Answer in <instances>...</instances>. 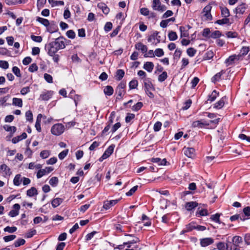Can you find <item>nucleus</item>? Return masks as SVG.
Segmentation results:
<instances>
[{
	"mask_svg": "<svg viewBox=\"0 0 250 250\" xmlns=\"http://www.w3.org/2000/svg\"><path fill=\"white\" fill-rule=\"evenodd\" d=\"M66 39L61 36L45 45V49L48 55L52 56L59 50L65 47Z\"/></svg>",
	"mask_w": 250,
	"mask_h": 250,
	"instance_id": "1",
	"label": "nucleus"
},
{
	"mask_svg": "<svg viewBox=\"0 0 250 250\" xmlns=\"http://www.w3.org/2000/svg\"><path fill=\"white\" fill-rule=\"evenodd\" d=\"M64 126L62 124H56L54 125L51 128V132L52 134L59 136L61 135L64 131Z\"/></svg>",
	"mask_w": 250,
	"mask_h": 250,
	"instance_id": "2",
	"label": "nucleus"
},
{
	"mask_svg": "<svg viewBox=\"0 0 250 250\" xmlns=\"http://www.w3.org/2000/svg\"><path fill=\"white\" fill-rule=\"evenodd\" d=\"M0 174L4 177H9L12 174L10 168L5 164L0 166Z\"/></svg>",
	"mask_w": 250,
	"mask_h": 250,
	"instance_id": "3",
	"label": "nucleus"
},
{
	"mask_svg": "<svg viewBox=\"0 0 250 250\" xmlns=\"http://www.w3.org/2000/svg\"><path fill=\"white\" fill-rule=\"evenodd\" d=\"M152 7L153 10L163 12L167 9V7L162 5L160 0H153Z\"/></svg>",
	"mask_w": 250,
	"mask_h": 250,
	"instance_id": "4",
	"label": "nucleus"
},
{
	"mask_svg": "<svg viewBox=\"0 0 250 250\" xmlns=\"http://www.w3.org/2000/svg\"><path fill=\"white\" fill-rule=\"evenodd\" d=\"M114 146L111 145L104 151L103 155L100 158L99 161L102 162L104 160L109 157L113 152Z\"/></svg>",
	"mask_w": 250,
	"mask_h": 250,
	"instance_id": "5",
	"label": "nucleus"
},
{
	"mask_svg": "<svg viewBox=\"0 0 250 250\" xmlns=\"http://www.w3.org/2000/svg\"><path fill=\"white\" fill-rule=\"evenodd\" d=\"M240 59V55H233L229 56L228 59L225 60V63L226 65L229 66L233 64L235 61H238Z\"/></svg>",
	"mask_w": 250,
	"mask_h": 250,
	"instance_id": "6",
	"label": "nucleus"
},
{
	"mask_svg": "<svg viewBox=\"0 0 250 250\" xmlns=\"http://www.w3.org/2000/svg\"><path fill=\"white\" fill-rule=\"evenodd\" d=\"M159 32L157 31H155L151 34L149 37H148L147 39V41L148 42H152L153 43H154V41L155 40H157V42L155 43H159L161 41V37L159 35Z\"/></svg>",
	"mask_w": 250,
	"mask_h": 250,
	"instance_id": "7",
	"label": "nucleus"
},
{
	"mask_svg": "<svg viewBox=\"0 0 250 250\" xmlns=\"http://www.w3.org/2000/svg\"><path fill=\"white\" fill-rule=\"evenodd\" d=\"M209 124V123L204 120H201L193 122L192 124V126L193 127L203 128L205 126H208Z\"/></svg>",
	"mask_w": 250,
	"mask_h": 250,
	"instance_id": "8",
	"label": "nucleus"
},
{
	"mask_svg": "<svg viewBox=\"0 0 250 250\" xmlns=\"http://www.w3.org/2000/svg\"><path fill=\"white\" fill-rule=\"evenodd\" d=\"M125 84L123 83H121L116 89V92L118 94V95L122 98L125 94Z\"/></svg>",
	"mask_w": 250,
	"mask_h": 250,
	"instance_id": "9",
	"label": "nucleus"
},
{
	"mask_svg": "<svg viewBox=\"0 0 250 250\" xmlns=\"http://www.w3.org/2000/svg\"><path fill=\"white\" fill-rule=\"evenodd\" d=\"M13 208L14 209L11 210L8 214L11 217H15L19 214L20 205L19 204H15L13 205Z\"/></svg>",
	"mask_w": 250,
	"mask_h": 250,
	"instance_id": "10",
	"label": "nucleus"
},
{
	"mask_svg": "<svg viewBox=\"0 0 250 250\" xmlns=\"http://www.w3.org/2000/svg\"><path fill=\"white\" fill-rule=\"evenodd\" d=\"M46 30L50 33H54L58 30V25L54 21H52L49 22V25L46 27Z\"/></svg>",
	"mask_w": 250,
	"mask_h": 250,
	"instance_id": "11",
	"label": "nucleus"
},
{
	"mask_svg": "<svg viewBox=\"0 0 250 250\" xmlns=\"http://www.w3.org/2000/svg\"><path fill=\"white\" fill-rule=\"evenodd\" d=\"M213 243V239L211 238H203L200 240V244L202 247H205Z\"/></svg>",
	"mask_w": 250,
	"mask_h": 250,
	"instance_id": "12",
	"label": "nucleus"
},
{
	"mask_svg": "<svg viewBox=\"0 0 250 250\" xmlns=\"http://www.w3.org/2000/svg\"><path fill=\"white\" fill-rule=\"evenodd\" d=\"M184 153L188 158H193L195 155V149L192 147L184 148Z\"/></svg>",
	"mask_w": 250,
	"mask_h": 250,
	"instance_id": "13",
	"label": "nucleus"
},
{
	"mask_svg": "<svg viewBox=\"0 0 250 250\" xmlns=\"http://www.w3.org/2000/svg\"><path fill=\"white\" fill-rule=\"evenodd\" d=\"M42 118V114H39L38 115L35 127H36V130L38 131V132H40L42 131V128L41 126V120Z\"/></svg>",
	"mask_w": 250,
	"mask_h": 250,
	"instance_id": "14",
	"label": "nucleus"
},
{
	"mask_svg": "<svg viewBox=\"0 0 250 250\" xmlns=\"http://www.w3.org/2000/svg\"><path fill=\"white\" fill-rule=\"evenodd\" d=\"M118 202V200H113L110 201H106L104 202L103 207L105 209H109L111 207L116 204Z\"/></svg>",
	"mask_w": 250,
	"mask_h": 250,
	"instance_id": "15",
	"label": "nucleus"
},
{
	"mask_svg": "<svg viewBox=\"0 0 250 250\" xmlns=\"http://www.w3.org/2000/svg\"><path fill=\"white\" fill-rule=\"evenodd\" d=\"M135 48L140 50L143 53H146L147 51V47L142 42H138L135 45Z\"/></svg>",
	"mask_w": 250,
	"mask_h": 250,
	"instance_id": "16",
	"label": "nucleus"
},
{
	"mask_svg": "<svg viewBox=\"0 0 250 250\" xmlns=\"http://www.w3.org/2000/svg\"><path fill=\"white\" fill-rule=\"evenodd\" d=\"M97 7L101 9L103 11V12L105 14L107 15L109 13L110 9L107 6V5L103 2L99 3L97 5Z\"/></svg>",
	"mask_w": 250,
	"mask_h": 250,
	"instance_id": "17",
	"label": "nucleus"
},
{
	"mask_svg": "<svg viewBox=\"0 0 250 250\" xmlns=\"http://www.w3.org/2000/svg\"><path fill=\"white\" fill-rule=\"evenodd\" d=\"M154 66L153 62H147L144 64L143 68L148 72H151L154 68Z\"/></svg>",
	"mask_w": 250,
	"mask_h": 250,
	"instance_id": "18",
	"label": "nucleus"
},
{
	"mask_svg": "<svg viewBox=\"0 0 250 250\" xmlns=\"http://www.w3.org/2000/svg\"><path fill=\"white\" fill-rule=\"evenodd\" d=\"M220 9L221 12V16L224 18H228L230 16L229 9L226 7L220 6Z\"/></svg>",
	"mask_w": 250,
	"mask_h": 250,
	"instance_id": "19",
	"label": "nucleus"
},
{
	"mask_svg": "<svg viewBox=\"0 0 250 250\" xmlns=\"http://www.w3.org/2000/svg\"><path fill=\"white\" fill-rule=\"evenodd\" d=\"M22 178L21 174H17L13 180L14 185L16 186H19L21 183Z\"/></svg>",
	"mask_w": 250,
	"mask_h": 250,
	"instance_id": "20",
	"label": "nucleus"
},
{
	"mask_svg": "<svg viewBox=\"0 0 250 250\" xmlns=\"http://www.w3.org/2000/svg\"><path fill=\"white\" fill-rule=\"evenodd\" d=\"M12 104L15 106L21 107L22 106V100L21 98H13L12 99Z\"/></svg>",
	"mask_w": 250,
	"mask_h": 250,
	"instance_id": "21",
	"label": "nucleus"
},
{
	"mask_svg": "<svg viewBox=\"0 0 250 250\" xmlns=\"http://www.w3.org/2000/svg\"><path fill=\"white\" fill-rule=\"evenodd\" d=\"M63 200L61 198H56L52 200L51 202L52 206L53 208H56L61 205Z\"/></svg>",
	"mask_w": 250,
	"mask_h": 250,
	"instance_id": "22",
	"label": "nucleus"
},
{
	"mask_svg": "<svg viewBox=\"0 0 250 250\" xmlns=\"http://www.w3.org/2000/svg\"><path fill=\"white\" fill-rule=\"evenodd\" d=\"M198 206V203L195 202H189L186 203L185 207L188 210H191Z\"/></svg>",
	"mask_w": 250,
	"mask_h": 250,
	"instance_id": "23",
	"label": "nucleus"
},
{
	"mask_svg": "<svg viewBox=\"0 0 250 250\" xmlns=\"http://www.w3.org/2000/svg\"><path fill=\"white\" fill-rule=\"evenodd\" d=\"M225 97H223L219 101H218L217 103H216L214 104V108H216V109H221V108H222L224 104H225Z\"/></svg>",
	"mask_w": 250,
	"mask_h": 250,
	"instance_id": "24",
	"label": "nucleus"
},
{
	"mask_svg": "<svg viewBox=\"0 0 250 250\" xmlns=\"http://www.w3.org/2000/svg\"><path fill=\"white\" fill-rule=\"evenodd\" d=\"M246 9V4L245 3H242L237 6L235 8V10L236 13L243 14L245 12Z\"/></svg>",
	"mask_w": 250,
	"mask_h": 250,
	"instance_id": "25",
	"label": "nucleus"
},
{
	"mask_svg": "<svg viewBox=\"0 0 250 250\" xmlns=\"http://www.w3.org/2000/svg\"><path fill=\"white\" fill-rule=\"evenodd\" d=\"M104 92L106 95L111 96L113 94L114 90L111 86L107 85L104 87Z\"/></svg>",
	"mask_w": 250,
	"mask_h": 250,
	"instance_id": "26",
	"label": "nucleus"
},
{
	"mask_svg": "<svg viewBox=\"0 0 250 250\" xmlns=\"http://www.w3.org/2000/svg\"><path fill=\"white\" fill-rule=\"evenodd\" d=\"M144 85L145 88V91L146 90H154V88L153 86L152 83L148 80L146 79L145 80Z\"/></svg>",
	"mask_w": 250,
	"mask_h": 250,
	"instance_id": "27",
	"label": "nucleus"
},
{
	"mask_svg": "<svg viewBox=\"0 0 250 250\" xmlns=\"http://www.w3.org/2000/svg\"><path fill=\"white\" fill-rule=\"evenodd\" d=\"M38 194L37 189L34 187H32L27 191V195L29 197H33Z\"/></svg>",
	"mask_w": 250,
	"mask_h": 250,
	"instance_id": "28",
	"label": "nucleus"
},
{
	"mask_svg": "<svg viewBox=\"0 0 250 250\" xmlns=\"http://www.w3.org/2000/svg\"><path fill=\"white\" fill-rule=\"evenodd\" d=\"M242 242V238L239 236H235L232 238V243L235 246L238 247L239 244Z\"/></svg>",
	"mask_w": 250,
	"mask_h": 250,
	"instance_id": "29",
	"label": "nucleus"
},
{
	"mask_svg": "<svg viewBox=\"0 0 250 250\" xmlns=\"http://www.w3.org/2000/svg\"><path fill=\"white\" fill-rule=\"evenodd\" d=\"M225 72L223 70L219 73H217L211 78V81L214 83L217 81H219L221 79V76Z\"/></svg>",
	"mask_w": 250,
	"mask_h": 250,
	"instance_id": "30",
	"label": "nucleus"
},
{
	"mask_svg": "<svg viewBox=\"0 0 250 250\" xmlns=\"http://www.w3.org/2000/svg\"><path fill=\"white\" fill-rule=\"evenodd\" d=\"M219 95V93L217 92L216 90H214L211 94L208 96V101H209L210 102L214 101L217 96Z\"/></svg>",
	"mask_w": 250,
	"mask_h": 250,
	"instance_id": "31",
	"label": "nucleus"
},
{
	"mask_svg": "<svg viewBox=\"0 0 250 250\" xmlns=\"http://www.w3.org/2000/svg\"><path fill=\"white\" fill-rule=\"evenodd\" d=\"M179 30L181 32V37H188L189 36L188 30L184 26H180Z\"/></svg>",
	"mask_w": 250,
	"mask_h": 250,
	"instance_id": "32",
	"label": "nucleus"
},
{
	"mask_svg": "<svg viewBox=\"0 0 250 250\" xmlns=\"http://www.w3.org/2000/svg\"><path fill=\"white\" fill-rule=\"evenodd\" d=\"M52 93L51 91H48L41 95L40 97L42 100L47 101L52 97Z\"/></svg>",
	"mask_w": 250,
	"mask_h": 250,
	"instance_id": "33",
	"label": "nucleus"
},
{
	"mask_svg": "<svg viewBox=\"0 0 250 250\" xmlns=\"http://www.w3.org/2000/svg\"><path fill=\"white\" fill-rule=\"evenodd\" d=\"M250 51V48L247 46L243 47L240 52V53L238 55H240V59H242V58L243 56H245L248 54V53Z\"/></svg>",
	"mask_w": 250,
	"mask_h": 250,
	"instance_id": "34",
	"label": "nucleus"
},
{
	"mask_svg": "<svg viewBox=\"0 0 250 250\" xmlns=\"http://www.w3.org/2000/svg\"><path fill=\"white\" fill-rule=\"evenodd\" d=\"M215 23H217L219 25H223L225 24H230L229 19L228 18H224L221 20H218Z\"/></svg>",
	"mask_w": 250,
	"mask_h": 250,
	"instance_id": "35",
	"label": "nucleus"
},
{
	"mask_svg": "<svg viewBox=\"0 0 250 250\" xmlns=\"http://www.w3.org/2000/svg\"><path fill=\"white\" fill-rule=\"evenodd\" d=\"M36 20L45 27H47V25H49V21L47 19L38 17Z\"/></svg>",
	"mask_w": 250,
	"mask_h": 250,
	"instance_id": "36",
	"label": "nucleus"
},
{
	"mask_svg": "<svg viewBox=\"0 0 250 250\" xmlns=\"http://www.w3.org/2000/svg\"><path fill=\"white\" fill-rule=\"evenodd\" d=\"M168 37L170 41H175L177 39L178 36L175 32L170 31L168 34Z\"/></svg>",
	"mask_w": 250,
	"mask_h": 250,
	"instance_id": "37",
	"label": "nucleus"
},
{
	"mask_svg": "<svg viewBox=\"0 0 250 250\" xmlns=\"http://www.w3.org/2000/svg\"><path fill=\"white\" fill-rule=\"evenodd\" d=\"M226 250H239V249L237 246H235L233 243L228 242L226 244Z\"/></svg>",
	"mask_w": 250,
	"mask_h": 250,
	"instance_id": "38",
	"label": "nucleus"
},
{
	"mask_svg": "<svg viewBox=\"0 0 250 250\" xmlns=\"http://www.w3.org/2000/svg\"><path fill=\"white\" fill-rule=\"evenodd\" d=\"M195 226L196 224L195 223L191 222L187 225H186L185 231H192L193 229H195Z\"/></svg>",
	"mask_w": 250,
	"mask_h": 250,
	"instance_id": "39",
	"label": "nucleus"
},
{
	"mask_svg": "<svg viewBox=\"0 0 250 250\" xmlns=\"http://www.w3.org/2000/svg\"><path fill=\"white\" fill-rule=\"evenodd\" d=\"M197 214H199L200 216H207L208 215V212L206 209H200V208H198L196 212Z\"/></svg>",
	"mask_w": 250,
	"mask_h": 250,
	"instance_id": "40",
	"label": "nucleus"
},
{
	"mask_svg": "<svg viewBox=\"0 0 250 250\" xmlns=\"http://www.w3.org/2000/svg\"><path fill=\"white\" fill-rule=\"evenodd\" d=\"M3 128L6 131H8V132H11L12 133H14L15 132H16V131L17 130V128L15 126H9L8 125H5L3 126Z\"/></svg>",
	"mask_w": 250,
	"mask_h": 250,
	"instance_id": "41",
	"label": "nucleus"
},
{
	"mask_svg": "<svg viewBox=\"0 0 250 250\" xmlns=\"http://www.w3.org/2000/svg\"><path fill=\"white\" fill-rule=\"evenodd\" d=\"M125 75V72L122 69H118L116 72V76L118 80H121Z\"/></svg>",
	"mask_w": 250,
	"mask_h": 250,
	"instance_id": "42",
	"label": "nucleus"
},
{
	"mask_svg": "<svg viewBox=\"0 0 250 250\" xmlns=\"http://www.w3.org/2000/svg\"><path fill=\"white\" fill-rule=\"evenodd\" d=\"M12 72L17 77L21 78V70L17 66H14L12 68Z\"/></svg>",
	"mask_w": 250,
	"mask_h": 250,
	"instance_id": "43",
	"label": "nucleus"
},
{
	"mask_svg": "<svg viewBox=\"0 0 250 250\" xmlns=\"http://www.w3.org/2000/svg\"><path fill=\"white\" fill-rule=\"evenodd\" d=\"M196 50L192 47H190L187 50L188 55L190 57H193L196 53Z\"/></svg>",
	"mask_w": 250,
	"mask_h": 250,
	"instance_id": "44",
	"label": "nucleus"
},
{
	"mask_svg": "<svg viewBox=\"0 0 250 250\" xmlns=\"http://www.w3.org/2000/svg\"><path fill=\"white\" fill-rule=\"evenodd\" d=\"M220 214L219 213H216L215 214L211 215L210 219L214 222L220 223Z\"/></svg>",
	"mask_w": 250,
	"mask_h": 250,
	"instance_id": "45",
	"label": "nucleus"
},
{
	"mask_svg": "<svg viewBox=\"0 0 250 250\" xmlns=\"http://www.w3.org/2000/svg\"><path fill=\"white\" fill-rule=\"evenodd\" d=\"M68 149H65L60 153L58 155V157L60 160H63L68 154Z\"/></svg>",
	"mask_w": 250,
	"mask_h": 250,
	"instance_id": "46",
	"label": "nucleus"
},
{
	"mask_svg": "<svg viewBox=\"0 0 250 250\" xmlns=\"http://www.w3.org/2000/svg\"><path fill=\"white\" fill-rule=\"evenodd\" d=\"M25 241L23 239H19L15 241L14 242V246L15 247H19L25 244Z\"/></svg>",
	"mask_w": 250,
	"mask_h": 250,
	"instance_id": "47",
	"label": "nucleus"
},
{
	"mask_svg": "<svg viewBox=\"0 0 250 250\" xmlns=\"http://www.w3.org/2000/svg\"><path fill=\"white\" fill-rule=\"evenodd\" d=\"M143 105V104L142 102H138L136 104L132 106V110L134 111H137L142 107Z\"/></svg>",
	"mask_w": 250,
	"mask_h": 250,
	"instance_id": "48",
	"label": "nucleus"
},
{
	"mask_svg": "<svg viewBox=\"0 0 250 250\" xmlns=\"http://www.w3.org/2000/svg\"><path fill=\"white\" fill-rule=\"evenodd\" d=\"M221 36V33L218 30H216L210 34L209 38L215 39L220 37Z\"/></svg>",
	"mask_w": 250,
	"mask_h": 250,
	"instance_id": "49",
	"label": "nucleus"
},
{
	"mask_svg": "<svg viewBox=\"0 0 250 250\" xmlns=\"http://www.w3.org/2000/svg\"><path fill=\"white\" fill-rule=\"evenodd\" d=\"M167 78V73L166 71L163 72L158 77V81L160 82H164Z\"/></svg>",
	"mask_w": 250,
	"mask_h": 250,
	"instance_id": "50",
	"label": "nucleus"
},
{
	"mask_svg": "<svg viewBox=\"0 0 250 250\" xmlns=\"http://www.w3.org/2000/svg\"><path fill=\"white\" fill-rule=\"evenodd\" d=\"M17 228L16 227H11L9 226H7V227H5L3 230L5 232H8L9 233H13V232H15L17 230Z\"/></svg>",
	"mask_w": 250,
	"mask_h": 250,
	"instance_id": "51",
	"label": "nucleus"
},
{
	"mask_svg": "<svg viewBox=\"0 0 250 250\" xmlns=\"http://www.w3.org/2000/svg\"><path fill=\"white\" fill-rule=\"evenodd\" d=\"M40 157L42 159H45L49 157L50 155V151L49 150H42L40 153Z\"/></svg>",
	"mask_w": 250,
	"mask_h": 250,
	"instance_id": "52",
	"label": "nucleus"
},
{
	"mask_svg": "<svg viewBox=\"0 0 250 250\" xmlns=\"http://www.w3.org/2000/svg\"><path fill=\"white\" fill-rule=\"evenodd\" d=\"M25 117L27 121L29 122L33 121V114L30 110H28L26 112Z\"/></svg>",
	"mask_w": 250,
	"mask_h": 250,
	"instance_id": "53",
	"label": "nucleus"
},
{
	"mask_svg": "<svg viewBox=\"0 0 250 250\" xmlns=\"http://www.w3.org/2000/svg\"><path fill=\"white\" fill-rule=\"evenodd\" d=\"M49 183L52 186L55 187L58 183V179L56 177H53L50 179Z\"/></svg>",
	"mask_w": 250,
	"mask_h": 250,
	"instance_id": "54",
	"label": "nucleus"
},
{
	"mask_svg": "<svg viewBox=\"0 0 250 250\" xmlns=\"http://www.w3.org/2000/svg\"><path fill=\"white\" fill-rule=\"evenodd\" d=\"M47 173L46 172L45 169H42L38 170L37 173V177L38 179L41 178L43 176L46 175Z\"/></svg>",
	"mask_w": 250,
	"mask_h": 250,
	"instance_id": "55",
	"label": "nucleus"
},
{
	"mask_svg": "<svg viewBox=\"0 0 250 250\" xmlns=\"http://www.w3.org/2000/svg\"><path fill=\"white\" fill-rule=\"evenodd\" d=\"M138 81L136 80L131 81L129 83V86L130 89H135L138 85Z\"/></svg>",
	"mask_w": 250,
	"mask_h": 250,
	"instance_id": "56",
	"label": "nucleus"
},
{
	"mask_svg": "<svg viewBox=\"0 0 250 250\" xmlns=\"http://www.w3.org/2000/svg\"><path fill=\"white\" fill-rule=\"evenodd\" d=\"M36 233V230L35 229H32L28 231L25 235V237L27 238H31Z\"/></svg>",
	"mask_w": 250,
	"mask_h": 250,
	"instance_id": "57",
	"label": "nucleus"
},
{
	"mask_svg": "<svg viewBox=\"0 0 250 250\" xmlns=\"http://www.w3.org/2000/svg\"><path fill=\"white\" fill-rule=\"evenodd\" d=\"M155 55L158 57L163 56L164 55V52L161 48H157L154 51Z\"/></svg>",
	"mask_w": 250,
	"mask_h": 250,
	"instance_id": "58",
	"label": "nucleus"
},
{
	"mask_svg": "<svg viewBox=\"0 0 250 250\" xmlns=\"http://www.w3.org/2000/svg\"><path fill=\"white\" fill-rule=\"evenodd\" d=\"M214 53L212 51H208L204 57V59L206 60H210L213 58Z\"/></svg>",
	"mask_w": 250,
	"mask_h": 250,
	"instance_id": "59",
	"label": "nucleus"
},
{
	"mask_svg": "<svg viewBox=\"0 0 250 250\" xmlns=\"http://www.w3.org/2000/svg\"><path fill=\"white\" fill-rule=\"evenodd\" d=\"M31 38L33 41L37 42H42V37L41 36H38L32 35L31 36Z\"/></svg>",
	"mask_w": 250,
	"mask_h": 250,
	"instance_id": "60",
	"label": "nucleus"
},
{
	"mask_svg": "<svg viewBox=\"0 0 250 250\" xmlns=\"http://www.w3.org/2000/svg\"><path fill=\"white\" fill-rule=\"evenodd\" d=\"M16 238V236L15 235H10L4 236L3 237V240L5 242H8L9 241L14 240Z\"/></svg>",
	"mask_w": 250,
	"mask_h": 250,
	"instance_id": "61",
	"label": "nucleus"
},
{
	"mask_svg": "<svg viewBox=\"0 0 250 250\" xmlns=\"http://www.w3.org/2000/svg\"><path fill=\"white\" fill-rule=\"evenodd\" d=\"M66 34L68 38L71 39H74L76 36L75 33L72 30L67 31Z\"/></svg>",
	"mask_w": 250,
	"mask_h": 250,
	"instance_id": "62",
	"label": "nucleus"
},
{
	"mask_svg": "<svg viewBox=\"0 0 250 250\" xmlns=\"http://www.w3.org/2000/svg\"><path fill=\"white\" fill-rule=\"evenodd\" d=\"M0 67L6 69L9 67V63L5 61H0Z\"/></svg>",
	"mask_w": 250,
	"mask_h": 250,
	"instance_id": "63",
	"label": "nucleus"
},
{
	"mask_svg": "<svg viewBox=\"0 0 250 250\" xmlns=\"http://www.w3.org/2000/svg\"><path fill=\"white\" fill-rule=\"evenodd\" d=\"M217 248L219 250H224L226 249V244L224 242H220L217 244Z\"/></svg>",
	"mask_w": 250,
	"mask_h": 250,
	"instance_id": "64",
	"label": "nucleus"
}]
</instances>
